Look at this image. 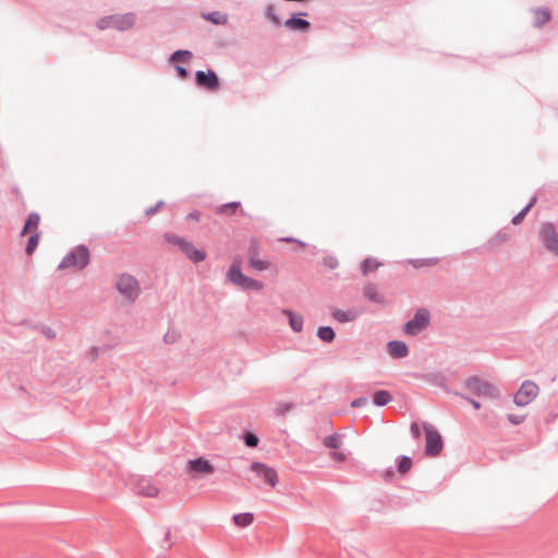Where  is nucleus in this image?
<instances>
[{"label":"nucleus","mask_w":558,"mask_h":558,"mask_svg":"<svg viewBox=\"0 0 558 558\" xmlns=\"http://www.w3.org/2000/svg\"><path fill=\"white\" fill-rule=\"evenodd\" d=\"M192 57V53L187 50H178L175 51L172 57H171V61L173 62H183V61H187L190 60V58Z\"/></svg>","instance_id":"nucleus-31"},{"label":"nucleus","mask_w":558,"mask_h":558,"mask_svg":"<svg viewBox=\"0 0 558 558\" xmlns=\"http://www.w3.org/2000/svg\"><path fill=\"white\" fill-rule=\"evenodd\" d=\"M140 494L144 497L154 498L158 496L159 488L151 483L145 482L140 486Z\"/></svg>","instance_id":"nucleus-21"},{"label":"nucleus","mask_w":558,"mask_h":558,"mask_svg":"<svg viewBox=\"0 0 558 558\" xmlns=\"http://www.w3.org/2000/svg\"><path fill=\"white\" fill-rule=\"evenodd\" d=\"M423 429L426 437L425 454L429 457L438 456L444 448L441 435L433 425L427 423L423 424Z\"/></svg>","instance_id":"nucleus-6"},{"label":"nucleus","mask_w":558,"mask_h":558,"mask_svg":"<svg viewBox=\"0 0 558 558\" xmlns=\"http://www.w3.org/2000/svg\"><path fill=\"white\" fill-rule=\"evenodd\" d=\"M388 351L393 357H404L408 355V347L402 341H390L388 343Z\"/></svg>","instance_id":"nucleus-16"},{"label":"nucleus","mask_w":558,"mask_h":558,"mask_svg":"<svg viewBox=\"0 0 558 558\" xmlns=\"http://www.w3.org/2000/svg\"><path fill=\"white\" fill-rule=\"evenodd\" d=\"M331 314L332 317L340 323L352 322L357 317V313L352 310L345 312L339 308H335Z\"/></svg>","instance_id":"nucleus-18"},{"label":"nucleus","mask_w":558,"mask_h":558,"mask_svg":"<svg viewBox=\"0 0 558 558\" xmlns=\"http://www.w3.org/2000/svg\"><path fill=\"white\" fill-rule=\"evenodd\" d=\"M177 71L182 78L187 76V71L182 66H177Z\"/></svg>","instance_id":"nucleus-39"},{"label":"nucleus","mask_w":558,"mask_h":558,"mask_svg":"<svg viewBox=\"0 0 558 558\" xmlns=\"http://www.w3.org/2000/svg\"><path fill=\"white\" fill-rule=\"evenodd\" d=\"M40 217L38 214H31L26 220V223L22 230V235H25L26 233H33L38 232V226H39Z\"/></svg>","instance_id":"nucleus-17"},{"label":"nucleus","mask_w":558,"mask_h":558,"mask_svg":"<svg viewBox=\"0 0 558 558\" xmlns=\"http://www.w3.org/2000/svg\"><path fill=\"white\" fill-rule=\"evenodd\" d=\"M538 393V386L533 381H524L514 396V403L524 407L532 402Z\"/></svg>","instance_id":"nucleus-9"},{"label":"nucleus","mask_w":558,"mask_h":558,"mask_svg":"<svg viewBox=\"0 0 558 558\" xmlns=\"http://www.w3.org/2000/svg\"><path fill=\"white\" fill-rule=\"evenodd\" d=\"M251 470L260 476L264 482L271 487H275L278 483V474L275 469L267 466L266 464L254 462L251 465Z\"/></svg>","instance_id":"nucleus-13"},{"label":"nucleus","mask_w":558,"mask_h":558,"mask_svg":"<svg viewBox=\"0 0 558 558\" xmlns=\"http://www.w3.org/2000/svg\"><path fill=\"white\" fill-rule=\"evenodd\" d=\"M167 241L177 245L185 256L193 263L203 262L206 258V253L198 250L193 243L178 235H167Z\"/></svg>","instance_id":"nucleus-4"},{"label":"nucleus","mask_w":558,"mask_h":558,"mask_svg":"<svg viewBox=\"0 0 558 558\" xmlns=\"http://www.w3.org/2000/svg\"><path fill=\"white\" fill-rule=\"evenodd\" d=\"M199 218H201V215H199V213H197V211H196V213H192V214H190V215L187 216V219H190V220H195V221H198V220H199Z\"/></svg>","instance_id":"nucleus-40"},{"label":"nucleus","mask_w":558,"mask_h":558,"mask_svg":"<svg viewBox=\"0 0 558 558\" xmlns=\"http://www.w3.org/2000/svg\"><path fill=\"white\" fill-rule=\"evenodd\" d=\"M411 432H412V434H413V436H414L415 438H418V437H420V426H418V424H417V423H413V424L411 425Z\"/></svg>","instance_id":"nucleus-37"},{"label":"nucleus","mask_w":558,"mask_h":558,"mask_svg":"<svg viewBox=\"0 0 558 558\" xmlns=\"http://www.w3.org/2000/svg\"><path fill=\"white\" fill-rule=\"evenodd\" d=\"M203 17L217 25H225L228 22V15L221 12L204 14Z\"/></svg>","instance_id":"nucleus-24"},{"label":"nucleus","mask_w":558,"mask_h":558,"mask_svg":"<svg viewBox=\"0 0 558 558\" xmlns=\"http://www.w3.org/2000/svg\"><path fill=\"white\" fill-rule=\"evenodd\" d=\"M534 203H535V198H533V201L520 214H518L513 218L514 225H518L522 221L523 217L526 215V213L530 210V208L533 206Z\"/></svg>","instance_id":"nucleus-33"},{"label":"nucleus","mask_w":558,"mask_h":558,"mask_svg":"<svg viewBox=\"0 0 558 558\" xmlns=\"http://www.w3.org/2000/svg\"><path fill=\"white\" fill-rule=\"evenodd\" d=\"M165 339L167 342H174L177 340V336L174 332H168L166 336H165Z\"/></svg>","instance_id":"nucleus-38"},{"label":"nucleus","mask_w":558,"mask_h":558,"mask_svg":"<svg viewBox=\"0 0 558 558\" xmlns=\"http://www.w3.org/2000/svg\"><path fill=\"white\" fill-rule=\"evenodd\" d=\"M363 294H364V296L367 300H369L372 302H375V303H383L384 302V299L378 293L377 288L374 284H372V283H368V284H366L364 287Z\"/></svg>","instance_id":"nucleus-20"},{"label":"nucleus","mask_w":558,"mask_h":558,"mask_svg":"<svg viewBox=\"0 0 558 558\" xmlns=\"http://www.w3.org/2000/svg\"><path fill=\"white\" fill-rule=\"evenodd\" d=\"M508 418L513 424H520V423H522L524 421V416L523 415H512V414H509Z\"/></svg>","instance_id":"nucleus-35"},{"label":"nucleus","mask_w":558,"mask_h":558,"mask_svg":"<svg viewBox=\"0 0 558 558\" xmlns=\"http://www.w3.org/2000/svg\"><path fill=\"white\" fill-rule=\"evenodd\" d=\"M534 17H535V24L541 26L549 21L550 15L546 10H536L534 12Z\"/></svg>","instance_id":"nucleus-30"},{"label":"nucleus","mask_w":558,"mask_h":558,"mask_svg":"<svg viewBox=\"0 0 558 558\" xmlns=\"http://www.w3.org/2000/svg\"><path fill=\"white\" fill-rule=\"evenodd\" d=\"M227 278L233 284H235L244 290L259 291L264 288V284L260 281L250 278L241 271V265H240V262H238V260H234L231 264V266L227 272Z\"/></svg>","instance_id":"nucleus-1"},{"label":"nucleus","mask_w":558,"mask_h":558,"mask_svg":"<svg viewBox=\"0 0 558 558\" xmlns=\"http://www.w3.org/2000/svg\"><path fill=\"white\" fill-rule=\"evenodd\" d=\"M367 402H368V401H367V399H366V398H359V399H356V400H354V401L352 402V407H354V408H356V407H362V405L367 404Z\"/></svg>","instance_id":"nucleus-36"},{"label":"nucleus","mask_w":558,"mask_h":558,"mask_svg":"<svg viewBox=\"0 0 558 558\" xmlns=\"http://www.w3.org/2000/svg\"><path fill=\"white\" fill-rule=\"evenodd\" d=\"M468 388L480 397L497 398V388L488 381L481 380L480 378H471L466 383Z\"/></svg>","instance_id":"nucleus-8"},{"label":"nucleus","mask_w":558,"mask_h":558,"mask_svg":"<svg viewBox=\"0 0 558 558\" xmlns=\"http://www.w3.org/2000/svg\"><path fill=\"white\" fill-rule=\"evenodd\" d=\"M284 26L290 31L306 32L310 29L311 24L306 20L293 16L284 22Z\"/></svg>","instance_id":"nucleus-15"},{"label":"nucleus","mask_w":558,"mask_h":558,"mask_svg":"<svg viewBox=\"0 0 558 558\" xmlns=\"http://www.w3.org/2000/svg\"><path fill=\"white\" fill-rule=\"evenodd\" d=\"M269 19H270L275 24H279V23H280V22H279V19H278L276 15H274V14H269Z\"/></svg>","instance_id":"nucleus-41"},{"label":"nucleus","mask_w":558,"mask_h":558,"mask_svg":"<svg viewBox=\"0 0 558 558\" xmlns=\"http://www.w3.org/2000/svg\"><path fill=\"white\" fill-rule=\"evenodd\" d=\"M325 447L331 449L330 457L337 462H344L348 453L342 450V437L339 434H332L324 438Z\"/></svg>","instance_id":"nucleus-10"},{"label":"nucleus","mask_w":558,"mask_h":558,"mask_svg":"<svg viewBox=\"0 0 558 558\" xmlns=\"http://www.w3.org/2000/svg\"><path fill=\"white\" fill-rule=\"evenodd\" d=\"M291 407L290 405H284L283 409L281 410V413H284L286 411H288Z\"/></svg>","instance_id":"nucleus-43"},{"label":"nucleus","mask_w":558,"mask_h":558,"mask_svg":"<svg viewBox=\"0 0 558 558\" xmlns=\"http://www.w3.org/2000/svg\"><path fill=\"white\" fill-rule=\"evenodd\" d=\"M429 319L430 316L428 311L426 308H420L415 313L413 319L409 320L404 325L403 330L409 336H415L428 326Z\"/></svg>","instance_id":"nucleus-7"},{"label":"nucleus","mask_w":558,"mask_h":558,"mask_svg":"<svg viewBox=\"0 0 558 558\" xmlns=\"http://www.w3.org/2000/svg\"><path fill=\"white\" fill-rule=\"evenodd\" d=\"M89 262V251L85 246H77L60 263L59 268L83 269Z\"/></svg>","instance_id":"nucleus-5"},{"label":"nucleus","mask_w":558,"mask_h":558,"mask_svg":"<svg viewBox=\"0 0 558 558\" xmlns=\"http://www.w3.org/2000/svg\"><path fill=\"white\" fill-rule=\"evenodd\" d=\"M186 472L191 475L194 474H213L215 472L214 465L206 459L198 458L189 460L186 464Z\"/></svg>","instance_id":"nucleus-14"},{"label":"nucleus","mask_w":558,"mask_h":558,"mask_svg":"<svg viewBox=\"0 0 558 558\" xmlns=\"http://www.w3.org/2000/svg\"><path fill=\"white\" fill-rule=\"evenodd\" d=\"M38 241H39V233L38 232L31 233V236L28 239L27 246H26L27 255H32L34 253V251L36 250V247L38 245Z\"/></svg>","instance_id":"nucleus-28"},{"label":"nucleus","mask_w":558,"mask_h":558,"mask_svg":"<svg viewBox=\"0 0 558 558\" xmlns=\"http://www.w3.org/2000/svg\"><path fill=\"white\" fill-rule=\"evenodd\" d=\"M116 289L128 301H134L141 292L140 283L136 278L128 274L118 277Z\"/></svg>","instance_id":"nucleus-3"},{"label":"nucleus","mask_w":558,"mask_h":558,"mask_svg":"<svg viewBox=\"0 0 558 558\" xmlns=\"http://www.w3.org/2000/svg\"><path fill=\"white\" fill-rule=\"evenodd\" d=\"M391 401V395L386 390H379L374 393V402L377 405H386Z\"/></svg>","instance_id":"nucleus-26"},{"label":"nucleus","mask_w":558,"mask_h":558,"mask_svg":"<svg viewBox=\"0 0 558 558\" xmlns=\"http://www.w3.org/2000/svg\"><path fill=\"white\" fill-rule=\"evenodd\" d=\"M472 404H473V407L475 409H480L481 408V405H480V403L477 401H472Z\"/></svg>","instance_id":"nucleus-42"},{"label":"nucleus","mask_w":558,"mask_h":558,"mask_svg":"<svg viewBox=\"0 0 558 558\" xmlns=\"http://www.w3.org/2000/svg\"><path fill=\"white\" fill-rule=\"evenodd\" d=\"M248 263L256 270H266L269 267V263L260 259L255 253L250 255Z\"/></svg>","instance_id":"nucleus-25"},{"label":"nucleus","mask_w":558,"mask_h":558,"mask_svg":"<svg viewBox=\"0 0 558 558\" xmlns=\"http://www.w3.org/2000/svg\"><path fill=\"white\" fill-rule=\"evenodd\" d=\"M412 466V460L409 457H402L399 462L398 470L400 473L405 474Z\"/></svg>","instance_id":"nucleus-32"},{"label":"nucleus","mask_w":558,"mask_h":558,"mask_svg":"<svg viewBox=\"0 0 558 558\" xmlns=\"http://www.w3.org/2000/svg\"><path fill=\"white\" fill-rule=\"evenodd\" d=\"M380 265L381 264L377 259L369 257L362 263L361 269L363 275L367 276L369 272L377 270Z\"/></svg>","instance_id":"nucleus-22"},{"label":"nucleus","mask_w":558,"mask_h":558,"mask_svg":"<svg viewBox=\"0 0 558 558\" xmlns=\"http://www.w3.org/2000/svg\"><path fill=\"white\" fill-rule=\"evenodd\" d=\"M317 335L325 342H331L335 339V331L330 327H320Z\"/></svg>","instance_id":"nucleus-27"},{"label":"nucleus","mask_w":558,"mask_h":558,"mask_svg":"<svg viewBox=\"0 0 558 558\" xmlns=\"http://www.w3.org/2000/svg\"><path fill=\"white\" fill-rule=\"evenodd\" d=\"M541 239L548 251L558 255V233L551 225L545 223L542 226Z\"/></svg>","instance_id":"nucleus-11"},{"label":"nucleus","mask_w":558,"mask_h":558,"mask_svg":"<svg viewBox=\"0 0 558 558\" xmlns=\"http://www.w3.org/2000/svg\"><path fill=\"white\" fill-rule=\"evenodd\" d=\"M136 16L133 13L110 15L100 19L97 22V27L101 31L113 28L117 31H128L135 25Z\"/></svg>","instance_id":"nucleus-2"},{"label":"nucleus","mask_w":558,"mask_h":558,"mask_svg":"<svg viewBox=\"0 0 558 558\" xmlns=\"http://www.w3.org/2000/svg\"><path fill=\"white\" fill-rule=\"evenodd\" d=\"M254 520V517L250 512L239 513L233 517L234 524L239 527L248 526Z\"/></svg>","instance_id":"nucleus-23"},{"label":"nucleus","mask_w":558,"mask_h":558,"mask_svg":"<svg viewBox=\"0 0 558 558\" xmlns=\"http://www.w3.org/2000/svg\"><path fill=\"white\" fill-rule=\"evenodd\" d=\"M282 313L289 317V325L295 332H300L303 328V318L300 315H294L290 310H283Z\"/></svg>","instance_id":"nucleus-19"},{"label":"nucleus","mask_w":558,"mask_h":558,"mask_svg":"<svg viewBox=\"0 0 558 558\" xmlns=\"http://www.w3.org/2000/svg\"><path fill=\"white\" fill-rule=\"evenodd\" d=\"M239 206L240 204L236 202L225 204L217 208V213L220 215H232L235 213Z\"/></svg>","instance_id":"nucleus-29"},{"label":"nucleus","mask_w":558,"mask_h":558,"mask_svg":"<svg viewBox=\"0 0 558 558\" xmlns=\"http://www.w3.org/2000/svg\"><path fill=\"white\" fill-rule=\"evenodd\" d=\"M244 440H245V445L248 446V447H256L257 444H258L257 436L254 435V434H251V433L245 435Z\"/></svg>","instance_id":"nucleus-34"},{"label":"nucleus","mask_w":558,"mask_h":558,"mask_svg":"<svg viewBox=\"0 0 558 558\" xmlns=\"http://www.w3.org/2000/svg\"><path fill=\"white\" fill-rule=\"evenodd\" d=\"M196 84L199 87L215 92L219 88V80L216 73L211 70L207 72L197 71L195 74Z\"/></svg>","instance_id":"nucleus-12"}]
</instances>
